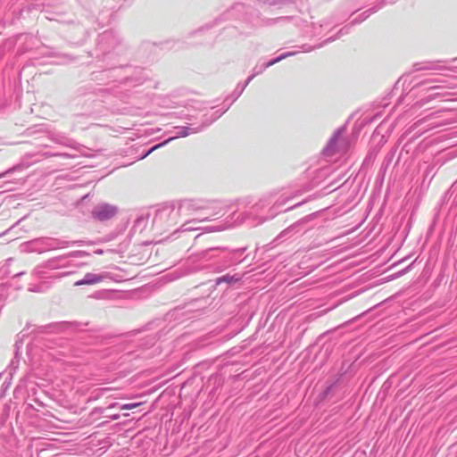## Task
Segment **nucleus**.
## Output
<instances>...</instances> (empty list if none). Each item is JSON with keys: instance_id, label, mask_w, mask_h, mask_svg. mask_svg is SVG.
Segmentation results:
<instances>
[{"instance_id": "nucleus-1", "label": "nucleus", "mask_w": 457, "mask_h": 457, "mask_svg": "<svg viewBox=\"0 0 457 457\" xmlns=\"http://www.w3.org/2000/svg\"><path fill=\"white\" fill-rule=\"evenodd\" d=\"M115 208L108 205V204H103L99 210L96 211L94 212V215L100 220H104L107 219H110L115 214Z\"/></svg>"}, {"instance_id": "nucleus-2", "label": "nucleus", "mask_w": 457, "mask_h": 457, "mask_svg": "<svg viewBox=\"0 0 457 457\" xmlns=\"http://www.w3.org/2000/svg\"><path fill=\"white\" fill-rule=\"evenodd\" d=\"M104 276L101 274L87 273L84 278L75 282V286L94 285L103 281Z\"/></svg>"}, {"instance_id": "nucleus-3", "label": "nucleus", "mask_w": 457, "mask_h": 457, "mask_svg": "<svg viewBox=\"0 0 457 457\" xmlns=\"http://www.w3.org/2000/svg\"><path fill=\"white\" fill-rule=\"evenodd\" d=\"M141 404V403H125L120 406V410H133Z\"/></svg>"}, {"instance_id": "nucleus-4", "label": "nucleus", "mask_w": 457, "mask_h": 457, "mask_svg": "<svg viewBox=\"0 0 457 457\" xmlns=\"http://www.w3.org/2000/svg\"><path fill=\"white\" fill-rule=\"evenodd\" d=\"M187 135H188V133H187V128H185V129H183V131L181 132V136H182V137H186V136H187Z\"/></svg>"}, {"instance_id": "nucleus-5", "label": "nucleus", "mask_w": 457, "mask_h": 457, "mask_svg": "<svg viewBox=\"0 0 457 457\" xmlns=\"http://www.w3.org/2000/svg\"><path fill=\"white\" fill-rule=\"evenodd\" d=\"M119 417H120V416H119L118 414L112 415V420H118V419H119Z\"/></svg>"}, {"instance_id": "nucleus-6", "label": "nucleus", "mask_w": 457, "mask_h": 457, "mask_svg": "<svg viewBox=\"0 0 457 457\" xmlns=\"http://www.w3.org/2000/svg\"><path fill=\"white\" fill-rule=\"evenodd\" d=\"M116 404H117V403H112V404H111V405L109 406V408H115Z\"/></svg>"}, {"instance_id": "nucleus-7", "label": "nucleus", "mask_w": 457, "mask_h": 457, "mask_svg": "<svg viewBox=\"0 0 457 457\" xmlns=\"http://www.w3.org/2000/svg\"><path fill=\"white\" fill-rule=\"evenodd\" d=\"M172 139H173V138H169L168 140H166V141L164 142V144L168 143L169 141H171Z\"/></svg>"}]
</instances>
